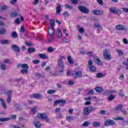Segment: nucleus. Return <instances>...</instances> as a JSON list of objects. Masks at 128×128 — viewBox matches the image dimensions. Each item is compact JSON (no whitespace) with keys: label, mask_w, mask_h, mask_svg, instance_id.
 <instances>
[{"label":"nucleus","mask_w":128,"mask_h":128,"mask_svg":"<svg viewBox=\"0 0 128 128\" xmlns=\"http://www.w3.org/2000/svg\"><path fill=\"white\" fill-rule=\"evenodd\" d=\"M96 108L90 106L85 107L83 109V114L84 116H88L90 112H96Z\"/></svg>","instance_id":"f257e3e1"},{"label":"nucleus","mask_w":128,"mask_h":128,"mask_svg":"<svg viewBox=\"0 0 128 128\" xmlns=\"http://www.w3.org/2000/svg\"><path fill=\"white\" fill-rule=\"evenodd\" d=\"M36 116L39 120H43L46 122H50V118H48V114L46 112L38 113Z\"/></svg>","instance_id":"f03ea898"},{"label":"nucleus","mask_w":128,"mask_h":128,"mask_svg":"<svg viewBox=\"0 0 128 128\" xmlns=\"http://www.w3.org/2000/svg\"><path fill=\"white\" fill-rule=\"evenodd\" d=\"M21 68H24L20 70V73L22 74H28V68H30V67L28 66V64H22Z\"/></svg>","instance_id":"7ed1b4c3"},{"label":"nucleus","mask_w":128,"mask_h":128,"mask_svg":"<svg viewBox=\"0 0 128 128\" xmlns=\"http://www.w3.org/2000/svg\"><path fill=\"white\" fill-rule=\"evenodd\" d=\"M71 76H72L73 78L75 79L78 78H82V72L80 70L74 71L71 74Z\"/></svg>","instance_id":"20e7f679"},{"label":"nucleus","mask_w":128,"mask_h":128,"mask_svg":"<svg viewBox=\"0 0 128 128\" xmlns=\"http://www.w3.org/2000/svg\"><path fill=\"white\" fill-rule=\"evenodd\" d=\"M109 12L111 14H122V10L116 7H112L109 8Z\"/></svg>","instance_id":"39448f33"},{"label":"nucleus","mask_w":128,"mask_h":128,"mask_svg":"<svg viewBox=\"0 0 128 128\" xmlns=\"http://www.w3.org/2000/svg\"><path fill=\"white\" fill-rule=\"evenodd\" d=\"M78 10L82 14H88L90 12V10L86 6L79 5L78 6Z\"/></svg>","instance_id":"423d86ee"},{"label":"nucleus","mask_w":128,"mask_h":128,"mask_svg":"<svg viewBox=\"0 0 128 128\" xmlns=\"http://www.w3.org/2000/svg\"><path fill=\"white\" fill-rule=\"evenodd\" d=\"M58 104H62V106H64L65 104H66V100L64 99H60L56 100L54 102V106H56Z\"/></svg>","instance_id":"0eeeda50"},{"label":"nucleus","mask_w":128,"mask_h":128,"mask_svg":"<svg viewBox=\"0 0 128 128\" xmlns=\"http://www.w3.org/2000/svg\"><path fill=\"white\" fill-rule=\"evenodd\" d=\"M92 14L94 16H102L104 12L102 10H94L92 11Z\"/></svg>","instance_id":"6e6552de"},{"label":"nucleus","mask_w":128,"mask_h":128,"mask_svg":"<svg viewBox=\"0 0 128 128\" xmlns=\"http://www.w3.org/2000/svg\"><path fill=\"white\" fill-rule=\"evenodd\" d=\"M116 28L117 30H124V32H126V30H128V28H126V26L122 24L116 26Z\"/></svg>","instance_id":"1a4fd4ad"},{"label":"nucleus","mask_w":128,"mask_h":128,"mask_svg":"<svg viewBox=\"0 0 128 128\" xmlns=\"http://www.w3.org/2000/svg\"><path fill=\"white\" fill-rule=\"evenodd\" d=\"M93 60L96 62L98 66H102L104 64V62L100 60L98 57L95 56L93 57Z\"/></svg>","instance_id":"9d476101"},{"label":"nucleus","mask_w":128,"mask_h":128,"mask_svg":"<svg viewBox=\"0 0 128 128\" xmlns=\"http://www.w3.org/2000/svg\"><path fill=\"white\" fill-rule=\"evenodd\" d=\"M30 98H42V94L36 93L29 96Z\"/></svg>","instance_id":"9b49d317"},{"label":"nucleus","mask_w":128,"mask_h":128,"mask_svg":"<svg viewBox=\"0 0 128 128\" xmlns=\"http://www.w3.org/2000/svg\"><path fill=\"white\" fill-rule=\"evenodd\" d=\"M105 126H114L116 124V122L112 120H108L106 121L104 123Z\"/></svg>","instance_id":"f8f14e48"},{"label":"nucleus","mask_w":128,"mask_h":128,"mask_svg":"<svg viewBox=\"0 0 128 128\" xmlns=\"http://www.w3.org/2000/svg\"><path fill=\"white\" fill-rule=\"evenodd\" d=\"M58 66L59 68H64V64L62 59H58Z\"/></svg>","instance_id":"ddd939ff"},{"label":"nucleus","mask_w":128,"mask_h":128,"mask_svg":"<svg viewBox=\"0 0 128 128\" xmlns=\"http://www.w3.org/2000/svg\"><path fill=\"white\" fill-rule=\"evenodd\" d=\"M103 56L105 60H112V54H108L106 53H103Z\"/></svg>","instance_id":"4468645a"},{"label":"nucleus","mask_w":128,"mask_h":128,"mask_svg":"<svg viewBox=\"0 0 128 128\" xmlns=\"http://www.w3.org/2000/svg\"><path fill=\"white\" fill-rule=\"evenodd\" d=\"M62 12V4H58L56 8V14H60Z\"/></svg>","instance_id":"2eb2a0df"},{"label":"nucleus","mask_w":128,"mask_h":128,"mask_svg":"<svg viewBox=\"0 0 128 128\" xmlns=\"http://www.w3.org/2000/svg\"><path fill=\"white\" fill-rule=\"evenodd\" d=\"M54 28L51 27L48 29V36H54Z\"/></svg>","instance_id":"dca6fc26"},{"label":"nucleus","mask_w":128,"mask_h":128,"mask_svg":"<svg viewBox=\"0 0 128 128\" xmlns=\"http://www.w3.org/2000/svg\"><path fill=\"white\" fill-rule=\"evenodd\" d=\"M12 48L14 52H20V47L17 45H12Z\"/></svg>","instance_id":"f3484780"},{"label":"nucleus","mask_w":128,"mask_h":128,"mask_svg":"<svg viewBox=\"0 0 128 128\" xmlns=\"http://www.w3.org/2000/svg\"><path fill=\"white\" fill-rule=\"evenodd\" d=\"M88 68H89L90 70L92 72H96V66L94 65L88 66Z\"/></svg>","instance_id":"a211bd4d"},{"label":"nucleus","mask_w":128,"mask_h":128,"mask_svg":"<svg viewBox=\"0 0 128 128\" xmlns=\"http://www.w3.org/2000/svg\"><path fill=\"white\" fill-rule=\"evenodd\" d=\"M10 128H24V124H20V126H17L16 125L14 124H10Z\"/></svg>","instance_id":"6ab92c4d"},{"label":"nucleus","mask_w":128,"mask_h":128,"mask_svg":"<svg viewBox=\"0 0 128 128\" xmlns=\"http://www.w3.org/2000/svg\"><path fill=\"white\" fill-rule=\"evenodd\" d=\"M95 90L96 92L98 93L102 92H104V88L100 86L96 87L95 88Z\"/></svg>","instance_id":"aec40b11"},{"label":"nucleus","mask_w":128,"mask_h":128,"mask_svg":"<svg viewBox=\"0 0 128 128\" xmlns=\"http://www.w3.org/2000/svg\"><path fill=\"white\" fill-rule=\"evenodd\" d=\"M0 101L2 102V106L4 108H6V102H4V98H0Z\"/></svg>","instance_id":"412c9836"},{"label":"nucleus","mask_w":128,"mask_h":128,"mask_svg":"<svg viewBox=\"0 0 128 128\" xmlns=\"http://www.w3.org/2000/svg\"><path fill=\"white\" fill-rule=\"evenodd\" d=\"M62 44H68L70 42V40L66 38V37H64L62 38Z\"/></svg>","instance_id":"4be33fe9"},{"label":"nucleus","mask_w":128,"mask_h":128,"mask_svg":"<svg viewBox=\"0 0 128 128\" xmlns=\"http://www.w3.org/2000/svg\"><path fill=\"white\" fill-rule=\"evenodd\" d=\"M38 56L39 58H42V60H46V58H48V57H46V54H40Z\"/></svg>","instance_id":"5701e85b"},{"label":"nucleus","mask_w":128,"mask_h":128,"mask_svg":"<svg viewBox=\"0 0 128 128\" xmlns=\"http://www.w3.org/2000/svg\"><path fill=\"white\" fill-rule=\"evenodd\" d=\"M122 64L124 66H126V70H128V58L126 59V62H123Z\"/></svg>","instance_id":"b1692460"},{"label":"nucleus","mask_w":128,"mask_h":128,"mask_svg":"<svg viewBox=\"0 0 128 128\" xmlns=\"http://www.w3.org/2000/svg\"><path fill=\"white\" fill-rule=\"evenodd\" d=\"M116 52L118 54L119 56H124V50L120 49H116Z\"/></svg>","instance_id":"393cba45"},{"label":"nucleus","mask_w":128,"mask_h":128,"mask_svg":"<svg viewBox=\"0 0 128 128\" xmlns=\"http://www.w3.org/2000/svg\"><path fill=\"white\" fill-rule=\"evenodd\" d=\"M34 125L35 126V128H40L42 126V124L40 122H34Z\"/></svg>","instance_id":"a878e982"},{"label":"nucleus","mask_w":128,"mask_h":128,"mask_svg":"<svg viewBox=\"0 0 128 128\" xmlns=\"http://www.w3.org/2000/svg\"><path fill=\"white\" fill-rule=\"evenodd\" d=\"M56 92V90H54L52 89L49 90L47 91V94H55Z\"/></svg>","instance_id":"bb28decb"},{"label":"nucleus","mask_w":128,"mask_h":128,"mask_svg":"<svg viewBox=\"0 0 128 128\" xmlns=\"http://www.w3.org/2000/svg\"><path fill=\"white\" fill-rule=\"evenodd\" d=\"M90 124V121H86L82 123V126L86 127L88 126Z\"/></svg>","instance_id":"cd10ccee"},{"label":"nucleus","mask_w":128,"mask_h":128,"mask_svg":"<svg viewBox=\"0 0 128 128\" xmlns=\"http://www.w3.org/2000/svg\"><path fill=\"white\" fill-rule=\"evenodd\" d=\"M12 38H18V34H16V32L14 31H13L12 32Z\"/></svg>","instance_id":"c85d7f7f"},{"label":"nucleus","mask_w":128,"mask_h":128,"mask_svg":"<svg viewBox=\"0 0 128 128\" xmlns=\"http://www.w3.org/2000/svg\"><path fill=\"white\" fill-rule=\"evenodd\" d=\"M36 52V48H28V52L30 54H32V52Z\"/></svg>","instance_id":"c756f323"},{"label":"nucleus","mask_w":128,"mask_h":128,"mask_svg":"<svg viewBox=\"0 0 128 128\" xmlns=\"http://www.w3.org/2000/svg\"><path fill=\"white\" fill-rule=\"evenodd\" d=\"M92 125V126H94V128H96L100 126V122H94Z\"/></svg>","instance_id":"7c9ffc66"},{"label":"nucleus","mask_w":128,"mask_h":128,"mask_svg":"<svg viewBox=\"0 0 128 128\" xmlns=\"http://www.w3.org/2000/svg\"><path fill=\"white\" fill-rule=\"evenodd\" d=\"M10 120V118H0V122H8Z\"/></svg>","instance_id":"2f4dec72"},{"label":"nucleus","mask_w":128,"mask_h":128,"mask_svg":"<svg viewBox=\"0 0 128 128\" xmlns=\"http://www.w3.org/2000/svg\"><path fill=\"white\" fill-rule=\"evenodd\" d=\"M115 96L114 95L111 94L109 96L108 100L110 102H112L113 100H114Z\"/></svg>","instance_id":"473e14b6"},{"label":"nucleus","mask_w":128,"mask_h":128,"mask_svg":"<svg viewBox=\"0 0 128 128\" xmlns=\"http://www.w3.org/2000/svg\"><path fill=\"white\" fill-rule=\"evenodd\" d=\"M18 16V13L16 12H12L10 14V18H16Z\"/></svg>","instance_id":"72a5a7b5"},{"label":"nucleus","mask_w":128,"mask_h":128,"mask_svg":"<svg viewBox=\"0 0 128 128\" xmlns=\"http://www.w3.org/2000/svg\"><path fill=\"white\" fill-rule=\"evenodd\" d=\"M104 74L102 72H98L96 74V78H104Z\"/></svg>","instance_id":"f704fd0d"},{"label":"nucleus","mask_w":128,"mask_h":128,"mask_svg":"<svg viewBox=\"0 0 128 128\" xmlns=\"http://www.w3.org/2000/svg\"><path fill=\"white\" fill-rule=\"evenodd\" d=\"M65 8H66L67 10H72L74 8V6H70L68 4H66L64 5Z\"/></svg>","instance_id":"c9c22d12"},{"label":"nucleus","mask_w":128,"mask_h":128,"mask_svg":"<svg viewBox=\"0 0 128 128\" xmlns=\"http://www.w3.org/2000/svg\"><path fill=\"white\" fill-rule=\"evenodd\" d=\"M56 34L58 38H62V30H58Z\"/></svg>","instance_id":"e433bc0d"},{"label":"nucleus","mask_w":128,"mask_h":128,"mask_svg":"<svg viewBox=\"0 0 128 128\" xmlns=\"http://www.w3.org/2000/svg\"><path fill=\"white\" fill-rule=\"evenodd\" d=\"M68 60L69 62V64H74V60H72V56H68Z\"/></svg>","instance_id":"4c0bfd02"},{"label":"nucleus","mask_w":128,"mask_h":128,"mask_svg":"<svg viewBox=\"0 0 128 128\" xmlns=\"http://www.w3.org/2000/svg\"><path fill=\"white\" fill-rule=\"evenodd\" d=\"M6 30L4 28L0 30V34H6Z\"/></svg>","instance_id":"58836bf2"},{"label":"nucleus","mask_w":128,"mask_h":128,"mask_svg":"<svg viewBox=\"0 0 128 128\" xmlns=\"http://www.w3.org/2000/svg\"><path fill=\"white\" fill-rule=\"evenodd\" d=\"M62 16L64 18H68V16H70V13L68 12H64L62 13Z\"/></svg>","instance_id":"ea45409f"},{"label":"nucleus","mask_w":128,"mask_h":128,"mask_svg":"<svg viewBox=\"0 0 128 128\" xmlns=\"http://www.w3.org/2000/svg\"><path fill=\"white\" fill-rule=\"evenodd\" d=\"M50 36L51 37L48 39V42H52L54 40V38H55L54 36Z\"/></svg>","instance_id":"a19ab883"},{"label":"nucleus","mask_w":128,"mask_h":128,"mask_svg":"<svg viewBox=\"0 0 128 128\" xmlns=\"http://www.w3.org/2000/svg\"><path fill=\"white\" fill-rule=\"evenodd\" d=\"M50 24L51 26V28H54V19H51L50 20Z\"/></svg>","instance_id":"79ce46f5"},{"label":"nucleus","mask_w":128,"mask_h":128,"mask_svg":"<svg viewBox=\"0 0 128 128\" xmlns=\"http://www.w3.org/2000/svg\"><path fill=\"white\" fill-rule=\"evenodd\" d=\"M122 104H118L117 106L115 107L114 108V110H120V108H122Z\"/></svg>","instance_id":"37998d69"},{"label":"nucleus","mask_w":128,"mask_h":128,"mask_svg":"<svg viewBox=\"0 0 128 128\" xmlns=\"http://www.w3.org/2000/svg\"><path fill=\"white\" fill-rule=\"evenodd\" d=\"M38 107H34L30 110L31 112L34 114H36L37 111Z\"/></svg>","instance_id":"c03bdc74"},{"label":"nucleus","mask_w":128,"mask_h":128,"mask_svg":"<svg viewBox=\"0 0 128 128\" xmlns=\"http://www.w3.org/2000/svg\"><path fill=\"white\" fill-rule=\"evenodd\" d=\"M66 120H68V122H70V120H74V118L73 116H68L66 118Z\"/></svg>","instance_id":"a18cd8bd"},{"label":"nucleus","mask_w":128,"mask_h":128,"mask_svg":"<svg viewBox=\"0 0 128 128\" xmlns=\"http://www.w3.org/2000/svg\"><path fill=\"white\" fill-rule=\"evenodd\" d=\"M124 92L122 90H120V93L118 94L120 96H121L122 98H124V92Z\"/></svg>","instance_id":"49530a36"},{"label":"nucleus","mask_w":128,"mask_h":128,"mask_svg":"<svg viewBox=\"0 0 128 128\" xmlns=\"http://www.w3.org/2000/svg\"><path fill=\"white\" fill-rule=\"evenodd\" d=\"M8 40H2L0 41V44H8Z\"/></svg>","instance_id":"de8ad7c7"},{"label":"nucleus","mask_w":128,"mask_h":128,"mask_svg":"<svg viewBox=\"0 0 128 128\" xmlns=\"http://www.w3.org/2000/svg\"><path fill=\"white\" fill-rule=\"evenodd\" d=\"M70 1L73 4H78V2H80V0H70Z\"/></svg>","instance_id":"09e8293b"},{"label":"nucleus","mask_w":128,"mask_h":128,"mask_svg":"<svg viewBox=\"0 0 128 128\" xmlns=\"http://www.w3.org/2000/svg\"><path fill=\"white\" fill-rule=\"evenodd\" d=\"M94 28H102V26H100V25L98 23L94 24Z\"/></svg>","instance_id":"8fccbe9b"},{"label":"nucleus","mask_w":128,"mask_h":128,"mask_svg":"<svg viewBox=\"0 0 128 128\" xmlns=\"http://www.w3.org/2000/svg\"><path fill=\"white\" fill-rule=\"evenodd\" d=\"M48 52H52L54 50V48L50 46L49 48H48Z\"/></svg>","instance_id":"3c124183"},{"label":"nucleus","mask_w":128,"mask_h":128,"mask_svg":"<svg viewBox=\"0 0 128 128\" xmlns=\"http://www.w3.org/2000/svg\"><path fill=\"white\" fill-rule=\"evenodd\" d=\"M7 94L8 96H11L12 94V90H8L7 91Z\"/></svg>","instance_id":"603ef678"},{"label":"nucleus","mask_w":128,"mask_h":128,"mask_svg":"<svg viewBox=\"0 0 128 128\" xmlns=\"http://www.w3.org/2000/svg\"><path fill=\"white\" fill-rule=\"evenodd\" d=\"M6 102L8 104H10V102H12V96H8Z\"/></svg>","instance_id":"864d4df0"},{"label":"nucleus","mask_w":128,"mask_h":128,"mask_svg":"<svg viewBox=\"0 0 128 128\" xmlns=\"http://www.w3.org/2000/svg\"><path fill=\"white\" fill-rule=\"evenodd\" d=\"M14 108H17V110H20V104H16L14 105Z\"/></svg>","instance_id":"5fc2aeb1"},{"label":"nucleus","mask_w":128,"mask_h":128,"mask_svg":"<svg viewBox=\"0 0 128 128\" xmlns=\"http://www.w3.org/2000/svg\"><path fill=\"white\" fill-rule=\"evenodd\" d=\"M23 80L22 77H20V78L16 79L15 82H18V84H20V80Z\"/></svg>","instance_id":"6e6d98bb"},{"label":"nucleus","mask_w":128,"mask_h":128,"mask_svg":"<svg viewBox=\"0 0 128 128\" xmlns=\"http://www.w3.org/2000/svg\"><path fill=\"white\" fill-rule=\"evenodd\" d=\"M78 32H80V34H83V32H84V28H80L78 29Z\"/></svg>","instance_id":"4d7b16f0"},{"label":"nucleus","mask_w":128,"mask_h":128,"mask_svg":"<svg viewBox=\"0 0 128 128\" xmlns=\"http://www.w3.org/2000/svg\"><path fill=\"white\" fill-rule=\"evenodd\" d=\"M122 42L124 44H128V39H126V38H124Z\"/></svg>","instance_id":"13d9d810"},{"label":"nucleus","mask_w":128,"mask_h":128,"mask_svg":"<svg viewBox=\"0 0 128 128\" xmlns=\"http://www.w3.org/2000/svg\"><path fill=\"white\" fill-rule=\"evenodd\" d=\"M74 82L72 80H70L68 82V86H74Z\"/></svg>","instance_id":"bf43d9fd"},{"label":"nucleus","mask_w":128,"mask_h":128,"mask_svg":"<svg viewBox=\"0 0 128 128\" xmlns=\"http://www.w3.org/2000/svg\"><path fill=\"white\" fill-rule=\"evenodd\" d=\"M104 94L106 96H110V90H105Z\"/></svg>","instance_id":"052dcab7"},{"label":"nucleus","mask_w":128,"mask_h":128,"mask_svg":"<svg viewBox=\"0 0 128 128\" xmlns=\"http://www.w3.org/2000/svg\"><path fill=\"white\" fill-rule=\"evenodd\" d=\"M92 64H94V61L92 60H90L88 61V64L89 65V66H92Z\"/></svg>","instance_id":"680f3d73"},{"label":"nucleus","mask_w":128,"mask_h":128,"mask_svg":"<svg viewBox=\"0 0 128 128\" xmlns=\"http://www.w3.org/2000/svg\"><path fill=\"white\" fill-rule=\"evenodd\" d=\"M97 2H98L100 6H104V2H102V0H97Z\"/></svg>","instance_id":"e2e57ef3"},{"label":"nucleus","mask_w":128,"mask_h":128,"mask_svg":"<svg viewBox=\"0 0 128 128\" xmlns=\"http://www.w3.org/2000/svg\"><path fill=\"white\" fill-rule=\"evenodd\" d=\"M6 66L4 65V64H2L1 66H0L1 70H6Z\"/></svg>","instance_id":"0e129e2a"},{"label":"nucleus","mask_w":128,"mask_h":128,"mask_svg":"<svg viewBox=\"0 0 128 128\" xmlns=\"http://www.w3.org/2000/svg\"><path fill=\"white\" fill-rule=\"evenodd\" d=\"M87 56H92L93 54H92V52H87L86 54Z\"/></svg>","instance_id":"69168bd1"},{"label":"nucleus","mask_w":128,"mask_h":128,"mask_svg":"<svg viewBox=\"0 0 128 128\" xmlns=\"http://www.w3.org/2000/svg\"><path fill=\"white\" fill-rule=\"evenodd\" d=\"M10 118L12 120H16V115H11Z\"/></svg>","instance_id":"338daca9"},{"label":"nucleus","mask_w":128,"mask_h":128,"mask_svg":"<svg viewBox=\"0 0 128 128\" xmlns=\"http://www.w3.org/2000/svg\"><path fill=\"white\" fill-rule=\"evenodd\" d=\"M28 102L29 104H34V102L32 100H28Z\"/></svg>","instance_id":"774afa93"}]
</instances>
